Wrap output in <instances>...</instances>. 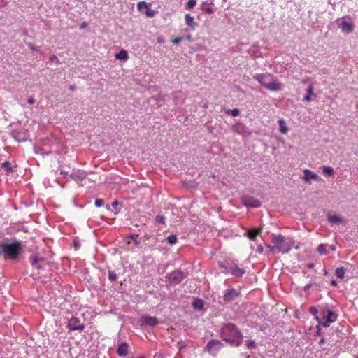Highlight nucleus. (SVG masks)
Segmentation results:
<instances>
[{"label": "nucleus", "instance_id": "obj_1", "mask_svg": "<svg viewBox=\"0 0 358 358\" xmlns=\"http://www.w3.org/2000/svg\"><path fill=\"white\" fill-rule=\"evenodd\" d=\"M221 338L227 343L239 346L243 342V335L239 329L233 323L223 324L220 331Z\"/></svg>", "mask_w": 358, "mask_h": 358}, {"label": "nucleus", "instance_id": "obj_2", "mask_svg": "<svg viewBox=\"0 0 358 358\" xmlns=\"http://www.w3.org/2000/svg\"><path fill=\"white\" fill-rule=\"evenodd\" d=\"M271 241L276 250L282 253L289 252L294 246V241L291 237H285L281 234L271 235Z\"/></svg>", "mask_w": 358, "mask_h": 358}, {"label": "nucleus", "instance_id": "obj_3", "mask_svg": "<svg viewBox=\"0 0 358 358\" xmlns=\"http://www.w3.org/2000/svg\"><path fill=\"white\" fill-rule=\"evenodd\" d=\"M254 78L257 80L263 87L273 92H278L282 90V85L280 82L273 78L268 73L256 74Z\"/></svg>", "mask_w": 358, "mask_h": 358}, {"label": "nucleus", "instance_id": "obj_4", "mask_svg": "<svg viewBox=\"0 0 358 358\" xmlns=\"http://www.w3.org/2000/svg\"><path fill=\"white\" fill-rule=\"evenodd\" d=\"M20 250V245L17 243H0V255L15 259Z\"/></svg>", "mask_w": 358, "mask_h": 358}, {"label": "nucleus", "instance_id": "obj_5", "mask_svg": "<svg viewBox=\"0 0 358 358\" xmlns=\"http://www.w3.org/2000/svg\"><path fill=\"white\" fill-rule=\"evenodd\" d=\"M322 318L324 320L321 322L318 317H315V319L318 321L320 325L324 327H329L330 324L335 322L337 319V314L332 310H327L322 313Z\"/></svg>", "mask_w": 358, "mask_h": 358}, {"label": "nucleus", "instance_id": "obj_6", "mask_svg": "<svg viewBox=\"0 0 358 358\" xmlns=\"http://www.w3.org/2000/svg\"><path fill=\"white\" fill-rule=\"evenodd\" d=\"M223 347V344L218 340H210L206 345V349L212 355H215Z\"/></svg>", "mask_w": 358, "mask_h": 358}, {"label": "nucleus", "instance_id": "obj_7", "mask_svg": "<svg viewBox=\"0 0 358 358\" xmlns=\"http://www.w3.org/2000/svg\"><path fill=\"white\" fill-rule=\"evenodd\" d=\"M241 201L245 206H250L252 208H258L261 206V201L253 197H242Z\"/></svg>", "mask_w": 358, "mask_h": 358}, {"label": "nucleus", "instance_id": "obj_8", "mask_svg": "<svg viewBox=\"0 0 358 358\" xmlns=\"http://www.w3.org/2000/svg\"><path fill=\"white\" fill-rule=\"evenodd\" d=\"M68 327L71 330H83L84 324L78 318L73 317L69 321Z\"/></svg>", "mask_w": 358, "mask_h": 358}, {"label": "nucleus", "instance_id": "obj_9", "mask_svg": "<svg viewBox=\"0 0 358 358\" xmlns=\"http://www.w3.org/2000/svg\"><path fill=\"white\" fill-rule=\"evenodd\" d=\"M238 296V292L236 289H231L226 292L224 296V300L226 302H231L235 301Z\"/></svg>", "mask_w": 358, "mask_h": 358}, {"label": "nucleus", "instance_id": "obj_10", "mask_svg": "<svg viewBox=\"0 0 358 358\" xmlns=\"http://www.w3.org/2000/svg\"><path fill=\"white\" fill-rule=\"evenodd\" d=\"M141 322L143 324L149 325L151 327H154L158 324V320L156 317L149 315L141 316Z\"/></svg>", "mask_w": 358, "mask_h": 358}, {"label": "nucleus", "instance_id": "obj_11", "mask_svg": "<svg viewBox=\"0 0 358 358\" xmlns=\"http://www.w3.org/2000/svg\"><path fill=\"white\" fill-rule=\"evenodd\" d=\"M303 173H304V176H303V180L305 182H308L311 180H321V178L317 174H315L314 172H313L312 171H310L309 169H305L303 171Z\"/></svg>", "mask_w": 358, "mask_h": 358}, {"label": "nucleus", "instance_id": "obj_12", "mask_svg": "<svg viewBox=\"0 0 358 358\" xmlns=\"http://www.w3.org/2000/svg\"><path fill=\"white\" fill-rule=\"evenodd\" d=\"M184 279V274L181 271H174L170 274V280L173 283H180Z\"/></svg>", "mask_w": 358, "mask_h": 358}, {"label": "nucleus", "instance_id": "obj_13", "mask_svg": "<svg viewBox=\"0 0 358 358\" xmlns=\"http://www.w3.org/2000/svg\"><path fill=\"white\" fill-rule=\"evenodd\" d=\"M227 272L231 273L232 275L236 277H241L244 274L245 270L243 268H238L236 266H234L229 267L228 268Z\"/></svg>", "mask_w": 358, "mask_h": 358}, {"label": "nucleus", "instance_id": "obj_14", "mask_svg": "<svg viewBox=\"0 0 358 358\" xmlns=\"http://www.w3.org/2000/svg\"><path fill=\"white\" fill-rule=\"evenodd\" d=\"M339 28L343 31H346L348 33H350L353 31L352 24L345 20H342L341 22L339 24Z\"/></svg>", "mask_w": 358, "mask_h": 358}, {"label": "nucleus", "instance_id": "obj_15", "mask_svg": "<svg viewBox=\"0 0 358 358\" xmlns=\"http://www.w3.org/2000/svg\"><path fill=\"white\" fill-rule=\"evenodd\" d=\"M327 219L331 224H343L345 222L342 217L336 215H329Z\"/></svg>", "mask_w": 358, "mask_h": 358}, {"label": "nucleus", "instance_id": "obj_16", "mask_svg": "<svg viewBox=\"0 0 358 358\" xmlns=\"http://www.w3.org/2000/svg\"><path fill=\"white\" fill-rule=\"evenodd\" d=\"M70 177L76 180H83L86 177V174L83 171L76 170L74 171Z\"/></svg>", "mask_w": 358, "mask_h": 358}, {"label": "nucleus", "instance_id": "obj_17", "mask_svg": "<svg viewBox=\"0 0 358 358\" xmlns=\"http://www.w3.org/2000/svg\"><path fill=\"white\" fill-rule=\"evenodd\" d=\"M128 344L126 342L122 343L117 348V354L120 356H125L128 352Z\"/></svg>", "mask_w": 358, "mask_h": 358}, {"label": "nucleus", "instance_id": "obj_18", "mask_svg": "<svg viewBox=\"0 0 358 358\" xmlns=\"http://www.w3.org/2000/svg\"><path fill=\"white\" fill-rule=\"evenodd\" d=\"M185 24L189 26V27L194 30L196 27V23L194 22V17L191 16L189 14L185 15Z\"/></svg>", "mask_w": 358, "mask_h": 358}, {"label": "nucleus", "instance_id": "obj_19", "mask_svg": "<svg viewBox=\"0 0 358 358\" xmlns=\"http://www.w3.org/2000/svg\"><path fill=\"white\" fill-rule=\"evenodd\" d=\"M262 232V229H252L247 232V236L252 241H255L257 236Z\"/></svg>", "mask_w": 358, "mask_h": 358}, {"label": "nucleus", "instance_id": "obj_20", "mask_svg": "<svg viewBox=\"0 0 358 358\" xmlns=\"http://www.w3.org/2000/svg\"><path fill=\"white\" fill-rule=\"evenodd\" d=\"M116 59L127 61L129 58L128 53L125 50H120L115 56Z\"/></svg>", "mask_w": 358, "mask_h": 358}, {"label": "nucleus", "instance_id": "obj_21", "mask_svg": "<svg viewBox=\"0 0 358 358\" xmlns=\"http://www.w3.org/2000/svg\"><path fill=\"white\" fill-rule=\"evenodd\" d=\"M279 129L281 134H285L288 131V128L286 125L285 120L283 119H280L278 120Z\"/></svg>", "mask_w": 358, "mask_h": 358}, {"label": "nucleus", "instance_id": "obj_22", "mask_svg": "<svg viewBox=\"0 0 358 358\" xmlns=\"http://www.w3.org/2000/svg\"><path fill=\"white\" fill-rule=\"evenodd\" d=\"M314 87L313 85H310L307 89V94L304 96L303 99L306 101H310L312 100V95L313 94Z\"/></svg>", "mask_w": 358, "mask_h": 358}, {"label": "nucleus", "instance_id": "obj_23", "mask_svg": "<svg viewBox=\"0 0 358 358\" xmlns=\"http://www.w3.org/2000/svg\"><path fill=\"white\" fill-rule=\"evenodd\" d=\"M192 306L195 309L202 310L203 308V301L200 299H196L194 300Z\"/></svg>", "mask_w": 358, "mask_h": 358}, {"label": "nucleus", "instance_id": "obj_24", "mask_svg": "<svg viewBox=\"0 0 358 358\" xmlns=\"http://www.w3.org/2000/svg\"><path fill=\"white\" fill-rule=\"evenodd\" d=\"M322 172L324 175L328 176H332L334 173L332 167L326 166L322 168Z\"/></svg>", "mask_w": 358, "mask_h": 358}, {"label": "nucleus", "instance_id": "obj_25", "mask_svg": "<svg viewBox=\"0 0 358 358\" xmlns=\"http://www.w3.org/2000/svg\"><path fill=\"white\" fill-rule=\"evenodd\" d=\"M317 251L321 255H327L328 252L327 250V245L320 244L317 247Z\"/></svg>", "mask_w": 358, "mask_h": 358}, {"label": "nucleus", "instance_id": "obj_26", "mask_svg": "<svg viewBox=\"0 0 358 358\" xmlns=\"http://www.w3.org/2000/svg\"><path fill=\"white\" fill-rule=\"evenodd\" d=\"M345 269L343 267L337 268L336 269V275L341 279H343L345 276Z\"/></svg>", "mask_w": 358, "mask_h": 358}, {"label": "nucleus", "instance_id": "obj_27", "mask_svg": "<svg viewBox=\"0 0 358 358\" xmlns=\"http://www.w3.org/2000/svg\"><path fill=\"white\" fill-rule=\"evenodd\" d=\"M3 168L8 173L13 171L11 164L8 161H6L2 164Z\"/></svg>", "mask_w": 358, "mask_h": 358}, {"label": "nucleus", "instance_id": "obj_28", "mask_svg": "<svg viewBox=\"0 0 358 358\" xmlns=\"http://www.w3.org/2000/svg\"><path fill=\"white\" fill-rule=\"evenodd\" d=\"M196 4V0H189L185 3V8L187 10L192 9Z\"/></svg>", "mask_w": 358, "mask_h": 358}, {"label": "nucleus", "instance_id": "obj_29", "mask_svg": "<svg viewBox=\"0 0 358 358\" xmlns=\"http://www.w3.org/2000/svg\"><path fill=\"white\" fill-rule=\"evenodd\" d=\"M167 242L170 245H173L177 242V237L176 235H170L166 238Z\"/></svg>", "mask_w": 358, "mask_h": 358}, {"label": "nucleus", "instance_id": "obj_30", "mask_svg": "<svg viewBox=\"0 0 358 358\" xmlns=\"http://www.w3.org/2000/svg\"><path fill=\"white\" fill-rule=\"evenodd\" d=\"M108 278L110 281L113 282L117 280V276L114 272L109 271L108 272Z\"/></svg>", "mask_w": 358, "mask_h": 358}, {"label": "nucleus", "instance_id": "obj_31", "mask_svg": "<svg viewBox=\"0 0 358 358\" xmlns=\"http://www.w3.org/2000/svg\"><path fill=\"white\" fill-rule=\"evenodd\" d=\"M148 4L145 1H140L137 4V8L139 10H142L143 8H147Z\"/></svg>", "mask_w": 358, "mask_h": 358}, {"label": "nucleus", "instance_id": "obj_32", "mask_svg": "<svg viewBox=\"0 0 358 358\" xmlns=\"http://www.w3.org/2000/svg\"><path fill=\"white\" fill-rule=\"evenodd\" d=\"M202 9L204 10L208 14H211L213 13V8L210 6L206 7L205 4L202 6Z\"/></svg>", "mask_w": 358, "mask_h": 358}, {"label": "nucleus", "instance_id": "obj_33", "mask_svg": "<svg viewBox=\"0 0 358 358\" xmlns=\"http://www.w3.org/2000/svg\"><path fill=\"white\" fill-rule=\"evenodd\" d=\"M309 313H310L311 315H314V316L317 317V316H316V315L317 314L318 310H317V308H315V307H314V306H311V307H310V308H309Z\"/></svg>", "mask_w": 358, "mask_h": 358}, {"label": "nucleus", "instance_id": "obj_34", "mask_svg": "<svg viewBox=\"0 0 358 358\" xmlns=\"http://www.w3.org/2000/svg\"><path fill=\"white\" fill-rule=\"evenodd\" d=\"M246 345L249 348H254L255 347V343L252 340H248L246 341Z\"/></svg>", "mask_w": 358, "mask_h": 358}, {"label": "nucleus", "instance_id": "obj_35", "mask_svg": "<svg viewBox=\"0 0 358 358\" xmlns=\"http://www.w3.org/2000/svg\"><path fill=\"white\" fill-rule=\"evenodd\" d=\"M156 221L159 223H164L165 217L163 215H159L156 217Z\"/></svg>", "mask_w": 358, "mask_h": 358}, {"label": "nucleus", "instance_id": "obj_36", "mask_svg": "<svg viewBox=\"0 0 358 358\" xmlns=\"http://www.w3.org/2000/svg\"><path fill=\"white\" fill-rule=\"evenodd\" d=\"M155 11L153 10L148 9L145 12V15L147 17H152L155 15Z\"/></svg>", "mask_w": 358, "mask_h": 358}, {"label": "nucleus", "instance_id": "obj_37", "mask_svg": "<svg viewBox=\"0 0 358 358\" xmlns=\"http://www.w3.org/2000/svg\"><path fill=\"white\" fill-rule=\"evenodd\" d=\"M230 112H231V114L232 115V116H234V117L238 116L240 113V111L238 108H234V109L231 110Z\"/></svg>", "mask_w": 358, "mask_h": 358}, {"label": "nucleus", "instance_id": "obj_38", "mask_svg": "<svg viewBox=\"0 0 358 358\" xmlns=\"http://www.w3.org/2000/svg\"><path fill=\"white\" fill-rule=\"evenodd\" d=\"M103 205V200L98 199L95 201V206L96 207H101Z\"/></svg>", "mask_w": 358, "mask_h": 358}, {"label": "nucleus", "instance_id": "obj_39", "mask_svg": "<svg viewBox=\"0 0 358 358\" xmlns=\"http://www.w3.org/2000/svg\"><path fill=\"white\" fill-rule=\"evenodd\" d=\"M182 40V38L179 36V37H177V38H175L172 39L171 42L173 44H178Z\"/></svg>", "mask_w": 358, "mask_h": 358}, {"label": "nucleus", "instance_id": "obj_40", "mask_svg": "<svg viewBox=\"0 0 358 358\" xmlns=\"http://www.w3.org/2000/svg\"><path fill=\"white\" fill-rule=\"evenodd\" d=\"M310 287H311L310 283L306 285L303 287L304 291H306V292L308 291L309 289L310 288Z\"/></svg>", "mask_w": 358, "mask_h": 358}, {"label": "nucleus", "instance_id": "obj_41", "mask_svg": "<svg viewBox=\"0 0 358 358\" xmlns=\"http://www.w3.org/2000/svg\"><path fill=\"white\" fill-rule=\"evenodd\" d=\"M27 101L29 104H34L35 102V100L33 97H30L28 99Z\"/></svg>", "mask_w": 358, "mask_h": 358}, {"label": "nucleus", "instance_id": "obj_42", "mask_svg": "<svg viewBox=\"0 0 358 358\" xmlns=\"http://www.w3.org/2000/svg\"><path fill=\"white\" fill-rule=\"evenodd\" d=\"M119 202L117 201H114L113 203H112V206L113 207H114L115 208H117V206L119 205Z\"/></svg>", "mask_w": 358, "mask_h": 358}, {"label": "nucleus", "instance_id": "obj_43", "mask_svg": "<svg viewBox=\"0 0 358 358\" xmlns=\"http://www.w3.org/2000/svg\"><path fill=\"white\" fill-rule=\"evenodd\" d=\"M267 247L270 249L271 251L273 252L275 250H277L276 248H275V245L273 244V246H271V245H267Z\"/></svg>", "mask_w": 358, "mask_h": 358}, {"label": "nucleus", "instance_id": "obj_44", "mask_svg": "<svg viewBox=\"0 0 358 358\" xmlns=\"http://www.w3.org/2000/svg\"><path fill=\"white\" fill-rule=\"evenodd\" d=\"M325 341H325V339L324 338H321L320 342H319L320 345H322L324 344Z\"/></svg>", "mask_w": 358, "mask_h": 358}, {"label": "nucleus", "instance_id": "obj_45", "mask_svg": "<svg viewBox=\"0 0 358 358\" xmlns=\"http://www.w3.org/2000/svg\"><path fill=\"white\" fill-rule=\"evenodd\" d=\"M86 27H87V23H86V22H83V23L80 24V28H81V29H85Z\"/></svg>", "mask_w": 358, "mask_h": 358}, {"label": "nucleus", "instance_id": "obj_46", "mask_svg": "<svg viewBox=\"0 0 358 358\" xmlns=\"http://www.w3.org/2000/svg\"><path fill=\"white\" fill-rule=\"evenodd\" d=\"M57 59V57H56L55 55H52V56H50V59L51 61H53V60Z\"/></svg>", "mask_w": 358, "mask_h": 358}, {"label": "nucleus", "instance_id": "obj_47", "mask_svg": "<svg viewBox=\"0 0 358 358\" xmlns=\"http://www.w3.org/2000/svg\"><path fill=\"white\" fill-rule=\"evenodd\" d=\"M320 325H317V334L319 335L320 333Z\"/></svg>", "mask_w": 358, "mask_h": 358}, {"label": "nucleus", "instance_id": "obj_48", "mask_svg": "<svg viewBox=\"0 0 358 358\" xmlns=\"http://www.w3.org/2000/svg\"><path fill=\"white\" fill-rule=\"evenodd\" d=\"M187 39L189 41H192V36L190 35H188L187 36Z\"/></svg>", "mask_w": 358, "mask_h": 358}, {"label": "nucleus", "instance_id": "obj_49", "mask_svg": "<svg viewBox=\"0 0 358 358\" xmlns=\"http://www.w3.org/2000/svg\"><path fill=\"white\" fill-rule=\"evenodd\" d=\"M330 248H331L332 250H336V246H335V245H331V246H330Z\"/></svg>", "mask_w": 358, "mask_h": 358}, {"label": "nucleus", "instance_id": "obj_50", "mask_svg": "<svg viewBox=\"0 0 358 358\" xmlns=\"http://www.w3.org/2000/svg\"><path fill=\"white\" fill-rule=\"evenodd\" d=\"M61 174H63L64 176H66L67 175V173L66 172H64V171H61Z\"/></svg>", "mask_w": 358, "mask_h": 358}, {"label": "nucleus", "instance_id": "obj_51", "mask_svg": "<svg viewBox=\"0 0 358 358\" xmlns=\"http://www.w3.org/2000/svg\"><path fill=\"white\" fill-rule=\"evenodd\" d=\"M29 48L33 50H36V48L33 45H30Z\"/></svg>", "mask_w": 358, "mask_h": 358}, {"label": "nucleus", "instance_id": "obj_52", "mask_svg": "<svg viewBox=\"0 0 358 358\" xmlns=\"http://www.w3.org/2000/svg\"><path fill=\"white\" fill-rule=\"evenodd\" d=\"M259 252H262V251H263L262 247H259Z\"/></svg>", "mask_w": 358, "mask_h": 358}, {"label": "nucleus", "instance_id": "obj_53", "mask_svg": "<svg viewBox=\"0 0 358 358\" xmlns=\"http://www.w3.org/2000/svg\"><path fill=\"white\" fill-rule=\"evenodd\" d=\"M309 266V268H313V264H309V266Z\"/></svg>", "mask_w": 358, "mask_h": 358}, {"label": "nucleus", "instance_id": "obj_54", "mask_svg": "<svg viewBox=\"0 0 358 358\" xmlns=\"http://www.w3.org/2000/svg\"><path fill=\"white\" fill-rule=\"evenodd\" d=\"M331 283H332L333 285H335V284H336V282H335L334 280H333V281L331 282Z\"/></svg>", "mask_w": 358, "mask_h": 358}, {"label": "nucleus", "instance_id": "obj_55", "mask_svg": "<svg viewBox=\"0 0 358 358\" xmlns=\"http://www.w3.org/2000/svg\"><path fill=\"white\" fill-rule=\"evenodd\" d=\"M138 358H144V357H143V356H140V357H138Z\"/></svg>", "mask_w": 358, "mask_h": 358}]
</instances>
